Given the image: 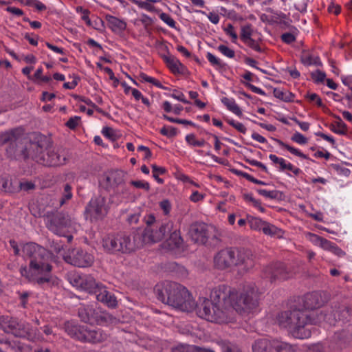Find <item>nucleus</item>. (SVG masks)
Wrapping results in <instances>:
<instances>
[{
  "label": "nucleus",
  "instance_id": "7",
  "mask_svg": "<svg viewBox=\"0 0 352 352\" xmlns=\"http://www.w3.org/2000/svg\"><path fill=\"white\" fill-rule=\"evenodd\" d=\"M228 300L231 302L232 314L234 310L242 313L256 309L258 305V293L256 287L247 285L239 293L230 288Z\"/></svg>",
  "mask_w": 352,
  "mask_h": 352
},
{
  "label": "nucleus",
  "instance_id": "30",
  "mask_svg": "<svg viewBox=\"0 0 352 352\" xmlns=\"http://www.w3.org/2000/svg\"><path fill=\"white\" fill-rule=\"evenodd\" d=\"M169 233L170 236L164 243V247L168 250H174L179 248L183 242L179 231L173 229V230Z\"/></svg>",
  "mask_w": 352,
  "mask_h": 352
},
{
  "label": "nucleus",
  "instance_id": "13",
  "mask_svg": "<svg viewBox=\"0 0 352 352\" xmlns=\"http://www.w3.org/2000/svg\"><path fill=\"white\" fill-rule=\"evenodd\" d=\"M52 147V142L45 135L38 133L29 141L30 157L40 164L38 157L43 158L47 150Z\"/></svg>",
  "mask_w": 352,
  "mask_h": 352
},
{
  "label": "nucleus",
  "instance_id": "48",
  "mask_svg": "<svg viewBox=\"0 0 352 352\" xmlns=\"http://www.w3.org/2000/svg\"><path fill=\"white\" fill-rule=\"evenodd\" d=\"M160 133L168 138H172L177 135V129L173 126H164L161 129Z\"/></svg>",
  "mask_w": 352,
  "mask_h": 352
},
{
  "label": "nucleus",
  "instance_id": "10",
  "mask_svg": "<svg viewBox=\"0 0 352 352\" xmlns=\"http://www.w3.org/2000/svg\"><path fill=\"white\" fill-rule=\"evenodd\" d=\"M47 228L54 234L65 236L72 226L70 217L62 212H47L45 216Z\"/></svg>",
  "mask_w": 352,
  "mask_h": 352
},
{
  "label": "nucleus",
  "instance_id": "64",
  "mask_svg": "<svg viewBox=\"0 0 352 352\" xmlns=\"http://www.w3.org/2000/svg\"><path fill=\"white\" fill-rule=\"evenodd\" d=\"M245 87L249 88L254 93L258 94L259 95L265 96V93L263 90H262L261 88L257 87L250 82H243Z\"/></svg>",
  "mask_w": 352,
  "mask_h": 352
},
{
  "label": "nucleus",
  "instance_id": "25",
  "mask_svg": "<svg viewBox=\"0 0 352 352\" xmlns=\"http://www.w3.org/2000/svg\"><path fill=\"white\" fill-rule=\"evenodd\" d=\"M85 326L80 325L74 322L67 321L64 324L65 331L71 338L82 341Z\"/></svg>",
  "mask_w": 352,
  "mask_h": 352
},
{
  "label": "nucleus",
  "instance_id": "1",
  "mask_svg": "<svg viewBox=\"0 0 352 352\" xmlns=\"http://www.w3.org/2000/svg\"><path fill=\"white\" fill-rule=\"evenodd\" d=\"M24 256L30 258L28 266H22L20 274L28 281L44 286L58 285V278L52 274L53 255L45 248L32 242L22 247Z\"/></svg>",
  "mask_w": 352,
  "mask_h": 352
},
{
  "label": "nucleus",
  "instance_id": "9",
  "mask_svg": "<svg viewBox=\"0 0 352 352\" xmlns=\"http://www.w3.org/2000/svg\"><path fill=\"white\" fill-rule=\"evenodd\" d=\"M254 352H298V347L278 339H260L252 345Z\"/></svg>",
  "mask_w": 352,
  "mask_h": 352
},
{
  "label": "nucleus",
  "instance_id": "6",
  "mask_svg": "<svg viewBox=\"0 0 352 352\" xmlns=\"http://www.w3.org/2000/svg\"><path fill=\"white\" fill-rule=\"evenodd\" d=\"M8 144L6 152L10 159H23L30 157L29 141L26 138L24 130L16 127L0 133V146Z\"/></svg>",
  "mask_w": 352,
  "mask_h": 352
},
{
  "label": "nucleus",
  "instance_id": "45",
  "mask_svg": "<svg viewBox=\"0 0 352 352\" xmlns=\"http://www.w3.org/2000/svg\"><path fill=\"white\" fill-rule=\"evenodd\" d=\"M8 344L9 346L16 352H26L29 349L27 345L22 344L19 341L14 342L12 343L8 342Z\"/></svg>",
  "mask_w": 352,
  "mask_h": 352
},
{
  "label": "nucleus",
  "instance_id": "49",
  "mask_svg": "<svg viewBox=\"0 0 352 352\" xmlns=\"http://www.w3.org/2000/svg\"><path fill=\"white\" fill-rule=\"evenodd\" d=\"M311 76L316 83L323 82L326 78L325 73L320 70H316L315 72H312Z\"/></svg>",
  "mask_w": 352,
  "mask_h": 352
},
{
  "label": "nucleus",
  "instance_id": "34",
  "mask_svg": "<svg viewBox=\"0 0 352 352\" xmlns=\"http://www.w3.org/2000/svg\"><path fill=\"white\" fill-rule=\"evenodd\" d=\"M310 235L313 238V241L316 244L319 245L322 249L325 250H329L331 252L333 245H335V243H332L331 241L318 235L314 234H310Z\"/></svg>",
  "mask_w": 352,
  "mask_h": 352
},
{
  "label": "nucleus",
  "instance_id": "4",
  "mask_svg": "<svg viewBox=\"0 0 352 352\" xmlns=\"http://www.w3.org/2000/svg\"><path fill=\"white\" fill-rule=\"evenodd\" d=\"M154 290L159 300L182 311L190 312L197 306L188 289L177 283L157 284Z\"/></svg>",
  "mask_w": 352,
  "mask_h": 352
},
{
  "label": "nucleus",
  "instance_id": "23",
  "mask_svg": "<svg viewBox=\"0 0 352 352\" xmlns=\"http://www.w3.org/2000/svg\"><path fill=\"white\" fill-rule=\"evenodd\" d=\"M100 309H95L93 306L87 305L78 309V314L81 321L91 324L97 322Z\"/></svg>",
  "mask_w": 352,
  "mask_h": 352
},
{
  "label": "nucleus",
  "instance_id": "63",
  "mask_svg": "<svg viewBox=\"0 0 352 352\" xmlns=\"http://www.w3.org/2000/svg\"><path fill=\"white\" fill-rule=\"evenodd\" d=\"M307 98L311 102H316L318 107L322 106L321 98L318 96V94L315 93L309 94H307Z\"/></svg>",
  "mask_w": 352,
  "mask_h": 352
},
{
  "label": "nucleus",
  "instance_id": "46",
  "mask_svg": "<svg viewBox=\"0 0 352 352\" xmlns=\"http://www.w3.org/2000/svg\"><path fill=\"white\" fill-rule=\"evenodd\" d=\"M223 31L227 35L232 38V43H236L238 35L234 30V26L231 23H228L227 26L223 28Z\"/></svg>",
  "mask_w": 352,
  "mask_h": 352
},
{
  "label": "nucleus",
  "instance_id": "61",
  "mask_svg": "<svg viewBox=\"0 0 352 352\" xmlns=\"http://www.w3.org/2000/svg\"><path fill=\"white\" fill-rule=\"evenodd\" d=\"M132 3L136 4L139 8H143V9H145L148 11H151L153 6L146 2V1H138V0H130Z\"/></svg>",
  "mask_w": 352,
  "mask_h": 352
},
{
  "label": "nucleus",
  "instance_id": "14",
  "mask_svg": "<svg viewBox=\"0 0 352 352\" xmlns=\"http://www.w3.org/2000/svg\"><path fill=\"white\" fill-rule=\"evenodd\" d=\"M63 258L66 263L78 267H90L94 262V256L81 248L69 250Z\"/></svg>",
  "mask_w": 352,
  "mask_h": 352
},
{
  "label": "nucleus",
  "instance_id": "15",
  "mask_svg": "<svg viewBox=\"0 0 352 352\" xmlns=\"http://www.w3.org/2000/svg\"><path fill=\"white\" fill-rule=\"evenodd\" d=\"M109 206L107 202V199L102 196H98L91 199L86 208V212L91 217L96 219H102L109 211Z\"/></svg>",
  "mask_w": 352,
  "mask_h": 352
},
{
  "label": "nucleus",
  "instance_id": "24",
  "mask_svg": "<svg viewBox=\"0 0 352 352\" xmlns=\"http://www.w3.org/2000/svg\"><path fill=\"white\" fill-rule=\"evenodd\" d=\"M107 338V334L100 329H90L85 326L82 342L100 343Z\"/></svg>",
  "mask_w": 352,
  "mask_h": 352
},
{
  "label": "nucleus",
  "instance_id": "44",
  "mask_svg": "<svg viewBox=\"0 0 352 352\" xmlns=\"http://www.w3.org/2000/svg\"><path fill=\"white\" fill-rule=\"evenodd\" d=\"M265 222V221L256 217H251L248 220L250 228L254 230H262Z\"/></svg>",
  "mask_w": 352,
  "mask_h": 352
},
{
  "label": "nucleus",
  "instance_id": "12",
  "mask_svg": "<svg viewBox=\"0 0 352 352\" xmlns=\"http://www.w3.org/2000/svg\"><path fill=\"white\" fill-rule=\"evenodd\" d=\"M173 222L168 221L153 227H147L143 233H140L144 239L143 245L146 243H154L162 241L166 234H169L173 230Z\"/></svg>",
  "mask_w": 352,
  "mask_h": 352
},
{
  "label": "nucleus",
  "instance_id": "37",
  "mask_svg": "<svg viewBox=\"0 0 352 352\" xmlns=\"http://www.w3.org/2000/svg\"><path fill=\"white\" fill-rule=\"evenodd\" d=\"M72 188L69 184H65L63 185V190L61 193V197L59 199L58 206L61 207L66 202L69 201L73 196Z\"/></svg>",
  "mask_w": 352,
  "mask_h": 352
},
{
  "label": "nucleus",
  "instance_id": "41",
  "mask_svg": "<svg viewBox=\"0 0 352 352\" xmlns=\"http://www.w3.org/2000/svg\"><path fill=\"white\" fill-rule=\"evenodd\" d=\"M83 275H80L78 273L74 272L70 273L67 275V280L69 282L75 287L79 289L80 286H82V280Z\"/></svg>",
  "mask_w": 352,
  "mask_h": 352
},
{
  "label": "nucleus",
  "instance_id": "43",
  "mask_svg": "<svg viewBox=\"0 0 352 352\" xmlns=\"http://www.w3.org/2000/svg\"><path fill=\"white\" fill-rule=\"evenodd\" d=\"M140 77L142 79V80L151 83L160 89H162L164 90L167 89V88L164 87L158 80H157L153 77L148 76L144 73H140Z\"/></svg>",
  "mask_w": 352,
  "mask_h": 352
},
{
  "label": "nucleus",
  "instance_id": "26",
  "mask_svg": "<svg viewBox=\"0 0 352 352\" xmlns=\"http://www.w3.org/2000/svg\"><path fill=\"white\" fill-rule=\"evenodd\" d=\"M334 340L341 346L350 344L352 342V325H350L347 329L336 332Z\"/></svg>",
  "mask_w": 352,
  "mask_h": 352
},
{
  "label": "nucleus",
  "instance_id": "19",
  "mask_svg": "<svg viewBox=\"0 0 352 352\" xmlns=\"http://www.w3.org/2000/svg\"><path fill=\"white\" fill-rule=\"evenodd\" d=\"M254 29L250 23L241 27L240 38L248 47L258 52H262L263 50L260 46V40H255L252 38Z\"/></svg>",
  "mask_w": 352,
  "mask_h": 352
},
{
  "label": "nucleus",
  "instance_id": "11",
  "mask_svg": "<svg viewBox=\"0 0 352 352\" xmlns=\"http://www.w3.org/2000/svg\"><path fill=\"white\" fill-rule=\"evenodd\" d=\"M292 276V272L286 264L275 262L265 266L262 271V277L270 283L286 280Z\"/></svg>",
  "mask_w": 352,
  "mask_h": 352
},
{
  "label": "nucleus",
  "instance_id": "8",
  "mask_svg": "<svg viewBox=\"0 0 352 352\" xmlns=\"http://www.w3.org/2000/svg\"><path fill=\"white\" fill-rule=\"evenodd\" d=\"M0 329L5 333H12L15 337L26 338L30 341L38 338L37 329H34L28 322L9 316H0Z\"/></svg>",
  "mask_w": 352,
  "mask_h": 352
},
{
  "label": "nucleus",
  "instance_id": "29",
  "mask_svg": "<svg viewBox=\"0 0 352 352\" xmlns=\"http://www.w3.org/2000/svg\"><path fill=\"white\" fill-rule=\"evenodd\" d=\"M120 322L119 318L112 314L100 309L96 324L98 325H116Z\"/></svg>",
  "mask_w": 352,
  "mask_h": 352
},
{
  "label": "nucleus",
  "instance_id": "5",
  "mask_svg": "<svg viewBox=\"0 0 352 352\" xmlns=\"http://www.w3.org/2000/svg\"><path fill=\"white\" fill-rule=\"evenodd\" d=\"M143 241L139 232L133 235L120 232L105 236L102 245L104 251L109 254H130L143 247Z\"/></svg>",
  "mask_w": 352,
  "mask_h": 352
},
{
  "label": "nucleus",
  "instance_id": "52",
  "mask_svg": "<svg viewBox=\"0 0 352 352\" xmlns=\"http://www.w3.org/2000/svg\"><path fill=\"white\" fill-rule=\"evenodd\" d=\"M102 133L108 139L114 141L116 139V135L115 131L109 126L104 127L102 131Z\"/></svg>",
  "mask_w": 352,
  "mask_h": 352
},
{
  "label": "nucleus",
  "instance_id": "16",
  "mask_svg": "<svg viewBox=\"0 0 352 352\" xmlns=\"http://www.w3.org/2000/svg\"><path fill=\"white\" fill-rule=\"evenodd\" d=\"M41 160V164L47 166H57L65 164L67 160L65 151L63 148H58L56 151L50 147L45 154V156L38 157Z\"/></svg>",
  "mask_w": 352,
  "mask_h": 352
},
{
  "label": "nucleus",
  "instance_id": "54",
  "mask_svg": "<svg viewBox=\"0 0 352 352\" xmlns=\"http://www.w3.org/2000/svg\"><path fill=\"white\" fill-rule=\"evenodd\" d=\"M107 180L111 184H120L122 182V179L118 173H111L107 177Z\"/></svg>",
  "mask_w": 352,
  "mask_h": 352
},
{
  "label": "nucleus",
  "instance_id": "27",
  "mask_svg": "<svg viewBox=\"0 0 352 352\" xmlns=\"http://www.w3.org/2000/svg\"><path fill=\"white\" fill-rule=\"evenodd\" d=\"M164 60L166 62L167 67L175 74H183L185 67L180 61L173 55H167L164 56Z\"/></svg>",
  "mask_w": 352,
  "mask_h": 352
},
{
  "label": "nucleus",
  "instance_id": "56",
  "mask_svg": "<svg viewBox=\"0 0 352 352\" xmlns=\"http://www.w3.org/2000/svg\"><path fill=\"white\" fill-rule=\"evenodd\" d=\"M130 184L137 188H142L146 191L150 190V185L146 182L143 181H131Z\"/></svg>",
  "mask_w": 352,
  "mask_h": 352
},
{
  "label": "nucleus",
  "instance_id": "20",
  "mask_svg": "<svg viewBox=\"0 0 352 352\" xmlns=\"http://www.w3.org/2000/svg\"><path fill=\"white\" fill-rule=\"evenodd\" d=\"M232 248H227L217 252L213 258L214 267L220 270L232 267Z\"/></svg>",
  "mask_w": 352,
  "mask_h": 352
},
{
  "label": "nucleus",
  "instance_id": "17",
  "mask_svg": "<svg viewBox=\"0 0 352 352\" xmlns=\"http://www.w3.org/2000/svg\"><path fill=\"white\" fill-rule=\"evenodd\" d=\"M238 270L243 274L247 273L255 266V256L249 249L240 248V254H238Z\"/></svg>",
  "mask_w": 352,
  "mask_h": 352
},
{
  "label": "nucleus",
  "instance_id": "36",
  "mask_svg": "<svg viewBox=\"0 0 352 352\" xmlns=\"http://www.w3.org/2000/svg\"><path fill=\"white\" fill-rule=\"evenodd\" d=\"M262 231L265 234L271 236L280 237L283 234L280 229L267 221L265 222Z\"/></svg>",
  "mask_w": 352,
  "mask_h": 352
},
{
  "label": "nucleus",
  "instance_id": "60",
  "mask_svg": "<svg viewBox=\"0 0 352 352\" xmlns=\"http://www.w3.org/2000/svg\"><path fill=\"white\" fill-rule=\"evenodd\" d=\"M281 40L287 44H290L296 41V36L290 32H286L281 35Z\"/></svg>",
  "mask_w": 352,
  "mask_h": 352
},
{
  "label": "nucleus",
  "instance_id": "55",
  "mask_svg": "<svg viewBox=\"0 0 352 352\" xmlns=\"http://www.w3.org/2000/svg\"><path fill=\"white\" fill-rule=\"evenodd\" d=\"M228 124L236 129L238 131L245 134L246 133V127L241 122H236L234 120L228 121Z\"/></svg>",
  "mask_w": 352,
  "mask_h": 352
},
{
  "label": "nucleus",
  "instance_id": "59",
  "mask_svg": "<svg viewBox=\"0 0 352 352\" xmlns=\"http://www.w3.org/2000/svg\"><path fill=\"white\" fill-rule=\"evenodd\" d=\"M80 119L78 116L72 117L66 122V126L70 129H74L78 125Z\"/></svg>",
  "mask_w": 352,
  "mask_h": 352
},
{
  "label": "nucleus",
  "instance_id": "42",
  "mask_svg": "<svg viewBox=\"0 0 352 352\" xmlns=\"http://www.w3.org/2000/svg\"><path fill=\"white\" fill-rule=\"evenodd\" d=\"M153 169V177L159 184H163L164 180L162 178L159 177L160 174L164 175L166 173V169L164 167L158 166L156 164H153L151 166Z\"/></svg>",
  "mask_w": 352,
  "mask_h": 352
},
{
  "label": "nucleus",
  "instance_id": "58",
  "mask_svg": "<svg viewBox=\"0 0 352 352\" xmlns=\"http://www.w3.org/2000/svg\"><path fill=\"white\" fill-rule=\"evenodd\" d=\"M221 346L223 352H239L237 349L234 347L229 342H222Z\"/></svg>",
  "mask_w": 352,
  "mask_h": 352
},
{
  "label": "nucleus",
  "instance_id": "51",
  "mask_svg": "<svg viewBox=\"0 0 352 352\" xmlns=\"http://www.w3.org/2000/svg\"><path fill=\"white\" fill-rule=\"evenodd\" d=\"M160 18L162 21H163L165 23H166L169 27L173 28H175L176 23L174 21V19L168 14L163 12V13L160 14Z\"/></svg>",
  "mask_w": 352,
  "mask_h": 352
},
{
  "label": "nucleus",
  "instance_id": "35",
  "mask_svg": "<svg viewBox=\"0 0 352 352\" xmlns=\"http://www.w3.org/2000/svg\"><path fill=\"white\" fill-rule=\"evenodd\" d=\"M337 120L331 126V130L340 135H346L347 133V126L346 124L339 116H336Z\"/></svg>",
  "mask_w": 352,
  "mask_h": 352
},
{
  "label": "nucleus",
  "instance_id": "62",
  "mask_svg": "<svg viewBox=\"0 0 352 352\" xmlns=\"http://www.w3.org/2000/svg\"><path fill=\"white\" fill-rule=\"evenodd\" d=\"M240 254V248H232V254L233 255V258L231 259L232 261V267L234 266L237 267L238 265V254Z\"/></svg>",
  "mask_w": 352,
  "mask_h": 352
},
{
  "label": "nucleus",
  "instance_id": "47",
  "mask_svg": "<svg viewBox=\"0 0 352 352\" xmlns=\"http://www.w3.org/2000/svg\"><path fill=\"white\" fill-rule=\"evenodd\" d=\"M217 49L222 54L230 58H232L235 56L234 51L224 45H219Z\"/></svg>",
  "mask_w": 352,
  "mask_h": 352
},
{
  "label": "nucleus",
  "instance_id": "3",
  "mask_svg": "<svg viewBox=\"0 0 352 352\" xmlns=\"http://www.w3.org/2000/svg\"><path fill=\"white\" fill-rule=\"evenodd\" d=\"M324 316L318 311H309L294 309L280 311L276 316V322L281 327L287 329L292 335L299 339L311 336V331L306 328L309 324H318L324 319Z\"/></svg>",
  "mask_w": 352,
  "mask_h": 352
},
{
  "label": "nucleus",
  "instance_id": "40",
  "mask_svg": "<svg viewBox=\"0 0 352 352\" xmlns=\"http://www.w3.org/2000/svg\"><path fill=\"white\" fill-rule=\"evenodd\" d=\"M274 96L285 102H290L293 100L294 96L288 91H283L280 89L275 88L274 89Z\"/></svg>",
  "mask_w": 352,
  "mask_h": 352
},
{
  "label": "nucleus",
  "instance_id": "22",
  "mask_svg": "<svg viewBox=\"0 0 352 352\" xmlns=\"http://www.w3.org/2000/svg\"><path fill=\"white\" fill-rule=\"evenodd\" d=\"M96 298L98 301L102 302L108 307L115 308L117 306L118 302L116 297L109 292L106 287L100 284L98 288L94 292Z\"/></svg>",
  "mask_w": 352,
  "mask_h": 352
},
{
  "label": "nucleus",
  "instance_id": "57",
  "mask_svg": "<svg viewBox=\"0 0 352 352\" xmlns=\"http://www.w3.org/2000/svg\"><path fill=\"white\" fill-rule=\"evenodd\" d=\"M160 206L163 210L164 214L167 215L170 213L171 210L170 202L168 199H164L160 203Z\"/></svg>",
  "mask_w": 352,
  "mask_h": 352
},
{
  "label": "nucleus",
  "instance_id": "38",
  "mask_svg": "<svg viewBox=\"0 0 352 352\" xmlns=\"http://www.w3.org/2000/svg\"><path fill=\"white\" fill-rule=\"evenodd\" d=\"M256 192L266 198L271 199L281 200L283 197V193L279 190H267L264 189H257Z\"/></svg>",
  "mask_w": 352,
  "mask_h": 352
},
{
  "label": "nucleus",
  "instance_id": "50",
  "mask_svg": "<svg viewBox=\"0 0 352 352\" xmlns=\"http://www.w3.org/2000/svg\"><path fill=\"white\" fill-rule=\"evenodd\" d=\"M208 60L212 65L213 66L217 67H223V64L221 63L220 59L217 58L214 55H213L210 52H208L206 55Z\"/></svg>",
  "mask_w": 352,
  "mask_h": 352
},
{
  "label": "nucleus",
  "instance_id": "53",
  "mask_svg": "<svg viewBox=\"0 0 352 352\" xmlns=\"http://www.w3.org/2000/svg\"><path fill=\"white\" fill-rule=\"evenodd\" d=\"M291 140L300 144L307 143V138L299 132H296L291 138Z\"/></svg>",
  "mask_w": 352,
  "mask_h": 352
},
{
  "label": "nucleus",
  "instance_id": "18",
  "mask_svg": "<svg viewBox=\"0 0 352 352\" xmlns=\"http://www.w3.org/2000/svg\"><path fill=\"white\" fill-rule=\"evenodd\" d=\"M323 302H324L320 294L317 292L307 294L305 296L304 306L306 308L305 310L314 311V309L321 307L323 305ZM317 311L319 314L322 313L325 317L324 319L322 320V322L327 321V322L332 324V322L331 321V314H323L322 311Z\"/></svg>",
  "mask_w": 352,
  "mask_h": 352
},
{
  "label": "nucleus",
  "instance_id": "33",
  "mask_svg": "<svg viewBox=\"0 0 352 352\" xmlns=\"http://www.w3.org/2000/svg\"><path fill=\"white\" fill-rule=\"evenodd\" d=\"M221 102L227 107V109L238 116L243 115L242 111L238 104L232 98L223 97L221 98Z\"/></svg>",
  "mask_w": 352,
  "mask_h": 352
},
{
  "label": "nucleus",
  "instance_id": "28",
  "mask_svg": "<svg viewBox=\"0 0 352 352\" xmlns=\"http://www.w3.org/2000/svg\"><path fill=\"white\" fill-rule=\"evenodd\" d=\"M105 19L108 27L114 32H122L126 28V23L124 20L114 16L106 14Z\"/></svg>",
  "mask_w": 352,
  "mask_h": 352
},
{
  "label": "nucleus",
  "instance_id": "2",
  "mask_svg": "<svg viewBox=\"0 0 352 352\" xmlns=\"http://www.w3.org/2000/svg\"><path fill=\"white\" fill-rule=\"evenodd\" d=\"M230 287L222 285L212 290L210 298L206 299L197 309L200 318L216 323H228L233 320L231 302L228 300Z\"/></svg>",
  "mask_w": 352,
  "mask_h": 352
},
{
  "label": "nucleus",
  "instance_id": "31",
  "mask_svg": "<svg viewBox=\"0 0 352 352\" xmlns=\"http://www.w3.org/2000/svg\"><path fill=\"white\" fill-rule=\"evenodd\" d=\"M100 283H96L94 278L90 275L83 274V278L82 280V286H80L79 289L88 292L89 293H93L98 288Z\"/></svg>",
  "mask_w": 352,
  "mask_h": 352
},
{
  "label": "nucleus",
  "instance_id": "32",
  "mask_svg": "<svg viewBox=\"0 0 352 352\" xmlns=\"http://www.w3.org/2000/svg\"><path fill=\"white\" fill-rule=\"evenodd\" d=\"M300 60L305 65H320L321 62L318 56H312L308 51L303 50L300 55Z\"/></svg>",
  "mask_w": 352,
  "mask_h": 352
},
{
  "label": "nucleus",
  "instance_id": "21",
  "mask_svg": "<svg viewBox=\"0 0 352 352\" xmlns=\"http://www.w3.org/2000/svg\"><path fill=\"white\" fill-rule=\"evenodd\" d=\"M190 236L192 241L197 243L205 244L209 238L207 226L204 223L192 224L190 230Z\"/></svg>",
  "mask_w": 352,
  "mask_h": 352
},
{
  "label": "nucleus",
  "instance_id": "39",
  "mask_svg": "<svg viewBox=\"0 0 352 352\" xmlns=\"http://www.w3.org/2000/svg\"><path fill=\"white\" fill-rule=\"evenodd\" d=\"M274 140L280 146L286 148L288 151H289L293 155L300 157L302 159L307 160L309 157L305 154L302 153L301 151H300L298 149L289 146V144H285L284 142H283L280 140L274 138Z\"/></svg>",
  "mask_w": 352,
  "mask_h": 352
}]
</instances>
